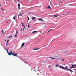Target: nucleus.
Listing matches in <instances>:
<instances>
[{
    "label": "nucleus",
    "instance_id": "f257e3e1",
    "mask_svg": "<svg viewBox=\"0 0 76 76\" xmlns=\"http://www.w3.org/2000/svg\"><path fill=\"white\" fill-rule=\"evenodd\" d=\"M58 67H59L60 68H61V69H63V70H66V71H69H69L72 72H73V71H72V70H71L70 69H68V66H67L64 68V67H63V66H58Z\"/></svg>",
    "mask_w": 76,
    "mask_h": 76
},
{
    "label": "nucleus",
    "instance_id": "f03ea898",
    "mask_svg": "<svg viewBox=\"0 0 76 76\" xmlns=\"http://www.w3.org/2000/svg\"><path fill=\"white\" fill-rule=\"evenodd\" d=\"M8 54L9 56H11V55H12L14 56H15L16 57H17L18 55L17 54H15L13 53V52L12 51V50H10V53H8Z\"/></svg>",
    "mask_w": 76,
    "mask_h": 76
},
{
    "label": "nucleus",
    "instance_id": "7ed1b4c3",
    "mask_svg": "<svg viewBox=\"0 0 76 76\" xmlns=\"http://www.w3.org/2000/svg\"><path fill=\"white\" fill-rule=\"evenodd\" d=\"M38 20H39V21H43V22H44V23H45V21H44V20L42 19V18L39 19Z\"/></svg>",
    "mask_w": 76,
    "mask_h": 76
},
{
    "label": "nucleus",
    "instance_id": "20e7f679",
    "mask_svg": "<svg viewBox=\"0 0 76 76\" xmlns=\"http://www.w3.org/2000/svg\"><path fill=\"white\" fill-rule=\"evenodd\" d=\"M46 9H51V7L50 5H49L46 7Z\"/></svg>",
    "mask_w": 76,
    "mask_h": 76
},
{
    "label": "nucleus",
    "instance_id": "39448f33",
    "mask_svg": "<svg viewBox=\"0 0 76 76\" xmlns=\"http://www.w3.org/2000/svg\"><path fill=\"white\" fill-rule=\"evenodd\" d=\"M35 19H36V17H33L32 18V20H33V21H34Z\"/></svg>",
    "mask_w": 76,
    "mask_h": 76
},
{
    "label": "nucleus",
    "instance_id": "423d86ee",
    "mask_svg": "<svg viewBox=\"0 0 76 76\" xmlns=\"http://www.w3.org/2000/svg\"><path fill=\"white\" fill-rule=\"evenodd\" d=\"M22 26L24 27V28L23 29V31H24V30H25V25H24V24H22Z\"/></svg>",
    "mask_w": 76,
    "mask_h": 76
},
{
    "label": "nucleus",
    "instance_id": "0eeeda50",
    "mask_svg": "<svg viewBox=\"0 0 76 76\" xmlns=\"http://www.w3.org/2000/svg\"><path fill=\"white\" fill-rule=\"evenodd\" d=\"M24 45H25V43H22L21 45V47H23V46H24Z\"/></svg>",
    "mask_w": 76,
    "mask_h": 76
},
{
    "label": "nucleus",
    "instance_id": "6e6552de",
    "mask_svg": "<svg viewBox=\"0 0 76 76\" xmlns=\"http://www.w3.org/2000/svg\"><path fill=\"white\" fill-rule=\"evenodd\" d=\"M2 33L3 34V35H4V31H3V30H2L1 31Z\"/></svg>",
    "mask_w": 76,
    "mask_h": 76
},
{
    "label": "nucleus",
    "instance_id": "1a4fd4ad",
    "mask_svg": "<svg viewBox=\"0 0 76 76\" xmlns=\"http://www.w3.org/2000/svg\"><path fill=\"white\" fill-rule=\"evenodd\" d=\"M19 16H22V14H21V13H20V14L18 15V17H19Z\"/></svg>",
    "mask_w": 76,
    "mask_h": 76
},
{
    "label": "nucleus",
    "instance_id": "9d476101",
    "mask_svg": "<svg viewBox=\"0 0 76 76\" xmlns=\"http://www.w3.org/2000/svg\"><path fill=\"white\" fill-rule=\"evenodd\" d=\"M37 32V31H34L32 32V34H33L34 33H35V32Z\"/></svg>",
    "mask_w": 76,
    "mask_h": 76
},
{
    "label": "nucleus",
    "instance_id": "9b49d317",
    "mask_svg": "<svg viewBox=\"0 0 76 76\" xmlns=\"http://www.w3.org/2000/svg\"><path fill=\"white\" fill-rule=\"evenodd\" d=\"M28 28H30V26H29V23L28 24Z\"/></svg>",
    "mask_w": 76,
    "mask_h": 76
},
{
    "label": "nucleus",
    "instance_id": "f8f14e48",
    "mask_svg": "<svg viewBox=\"0 0 76 76\" xmlns=\"http://www.w3.org/2000/svg\"><path fill=\"white\" fill-rule=\"evenodd\" d=\"M6 51H7V53H8V54L9 55V54H10V53H9V52H8V50H7V49H6Z\"/></svg>",
    "mask_w": 76,
    "mask_h": 76
},
{
    "label": "nucleus",
    "instance_id": "ddd939ff",
    "mask_svg": "<svg viewBox=\"0 0 76 76\" xmlns=\"http://www.w3.org/2000/svg\"><path fill=\"white\" fill-rule=\"evenodd\" d=\"M74 68H76V65H73Z\"/></svg>",
    "mask_w": 76,
    "mask_h": 76
},
{
    "label": "nucleus",
    "instance_id": "4468645a",
    "mask_svg": "<svg viewBox=\"0 0 76 76\" xmlns=\"http://www.w3.org/2000/svg\"><path fill=\"white\" fill-rule=\"evenodd\" d=\"M38 50V48H37V49H33V50Z\"/></svg>",
    "mask_w": 76,
    "mask_h": 76
},
{
    "label": "nucleus",
    "instance_id": "2eb2a0df",
    "mask_svg": "<svg viewBox=\"0 0 76 76\" xmlns=\"http://www.w3.org/2000/svg\"><path fill=\"white\" fill-rule=\"evenodd\" d=\"M71 65L72 66V67H71V69H73V68H74V66H73V64H71Z\"/></svg>",
    "mask_w": 76,
    "mask_h": 76
},
{
    "label": "nucleus",
    "instance_id": "dca6fc26",
    "mask_svg": "<svg viewBox=\"0 0 76 76\" xmlns=\"http://www.w3.org/2000/svg\"><path fill=\"white\" fill-rule=\"evenodd\" d=\"M14 37H15V38H16V37H17V35H16V34L15 35Z\"/></svg>",
    "mask_w": 76,
    "mask_h": 76
},
{
    "label": "nucleus",
    "instance_id": "f3484780",
    "mask_svg": "<svg viewBox=\"0 0 76 76\" xmlns=\"http://www.w3.org/2000/svg\"><path fill=\"white\" fill-rule=\"evenodd\" d=\"M12 37H13V36H10L8 38H12Z\"/></svg>",
    "mask_w": 76,
    "mask_h": 76
},
{
    "label": "nucleus",
    "instance_id": "a211bd4d",
    "mask_svg": "<svg viewBox=\"0 0 76 76\" xmlns=\"http://www.w3.org/2000/svg\"><path fill=\"white\" fill-rule=\"evenodd\" d=\"M58 66V64H57L56 65L55 67H57V66Z\"/></svg>",
    "mask_w": 76,
    "mask_h": 76
},
{
    "label": "nucleus",
    "instance_id": "6ab92c4d",
    "mask_svg": "<svg viewBox=\"0 0 76 76\" xmlns=\"http://www.w3.org/2000/svg\"><path fill=\"white\" fill-rule=\"evenodd\" d=\"M56 58H51V60H54V59H56Z\"/></svg>",
    "mask_w": 76,
    "mask_h": 76
},
{
    "label": "nucleus",
    "instance_id": "aec40b11",
    "mask_svg": "<svg viewBox=\"0 0 76 76\" xmlns=\"http://www.w3.org/2000/svg\"><path fill=\"white\" fill-rule=\"evenodd\" d=\"M18 7H20V4H18Z\"/></svg>",
    "mask_w": 76,
    "mask_h": 76
},
{
    "label": "nucleus",
    "instance_id": "412c9836",
    "mask_svg": "<svg viewBox=\"0 0 76 76\" xmlns=\"http://www.w3.org/2000/svg\"><path fill=\"white\" fill-rule=\"evenodd\" d=\"M13 19L15 20H16V19H15V16L13 17Z\"/></svg>",
    "mask_w": 76,
    "mask_h": 76
},
{
    "label": "nucleus",
    "instance_id": "4be33fe9",
    "mask_svg": "<svg viewBox=\"0 0 76 76\" xmlns=\"http://www.w3.org/2000/svg\"><path fill=\"white\" fill-rule=\"evenodd\" d=\"M62 1L61 0V1H60V3H62Z\"/></svg>",
    "mask_w": 76,
    "mask_h": 76
},
{
    "label": "nucleus",
    "instance_id": "5701e85b",
    "mask_svg": "<svg viewBox=\"0 0 76 76\" xmlns=\"http://www.w3.org/2000/svg\"><path fill=\"white\" fill-rule=\"evenodd\" d=\"M27 18H28V20H29V16H27Z\"/></svg>",
    "mask_w": 76,
    "mask_h": 76
},
{
    "label": "nucleus",
    "instance_id": "b1692460",
    "mask_svg": "<svg viewBox=\"0 0 76 76\" xmlns=\"http://www.w3.org/2000/svg\"><path fill=\"white\" fill-rule=\"evenodd\" d=\"M18 7V9H19V10L20 9V7Z\"/></svg>",
    "mask_w": 76,
    "mask_h": 76
},
{
    "label": "nucleus",
    "instance_id": "393cba45",
    "mask_svg": "<svg viewBox=\"0 0 76 76\" xmlns=\"http://www.w3.org/2000/svg\"><path fill=\"white\" fill-rule=\"evenodd\" d=\"M54 16L55 17H57V16H58L54 15Z\"/></svg>",
    "mask_w": 76,
    "mask_h": 76
},
{
    "label": "nucleus",
    "instance_id": "a878e982",
    "mask_svg": "<svg viewBox=\"0 0 76 76\" xmlns=\"http://www.w3.org/2000/svg\"><path fill=\"white\" fill-rule=\"evenodd\" d=\"M62 61H64V59H62Z\"/></svg>",
    "mask_w": 76,
    "mask_h": 76
},
{
    "label": "nucleus",
    "instance_id": "bb28decb",
    "mask_svg": "<svg viewBox=\"0 0 76 76\" xmlns=\"http://www.w3.org/2000/svg\"><path fill=\"white\" fill-rule=\"evenodd\" d=\"M21 25H23V23H22V22H21Z\"/></svg>",
    "mask_w": 76,
    "mask_h": 76
},
{
    "label": "nucleus",
    "instance_id": "cd10ccee",
    "mask_svg": "<svg viewBox=\"0 0 76 76\" xmlns=\"http://www.w3.org/2000/svg\"><path fill=\"white\" fill-rule=\"evenodd\" d=\"M8 43V42H7V43H6V45H7V43Z\"/></svg>",
    "mask_w": 76,
    "mask_h": 76
},
{
    "label": "nucleus",
    "instance_id": "c85d7f7f",
    "mask_svg": "<svg viewBox=\"0 0 76 76\" xmlns=\"http://www.w3.org/2000/svg\"><path fill=\"white\" fill-rule=\"evenodd\" d=\"M8 43V42H7V43H6V45H7V43Z\"/></svg>",
    "mask_w": 76,
    "mask_h": 76
},
{
    "label": "nucleus",
    "instance_id": "c756f323",
    "mask_svg": "<svg viewBox=\"0 0 76 76\" xmlns=\"http://www.w3.org/2000/svg\"><path fill=\"white\" fill-rule=\"evenodd\" d=\"M20 31H22V28H21V30H20Z\"/></svg>",
    "mask_w": 76,
    "mask_h": 76
},
{
    "label": "nucleus",
    "instance_id": "7c9ffc66",
    "mask_svg": "<svg viewBox=\"0 0 76 76\" xmlns=\"http://www.w3.org/2000/svg\"><path fill=\"white\" fill-rule=\"evenodd\" d=\"M67 13H71V12H67Z\"/></svg>",
    "mask_w": 76,
    "mask_h": 76
},
{
    "label": "nucleus",
    "instance_id": "2f4dec72",
    "mask_svg": "<svg viewBox=\"0 0 76 76\" xmlns=\"http://www.w3.org/2000/svg\"><path fill=\"white\" fill-rule=\"evenodd\" d=\"M51 30H52L51 29L49 31V32H50V31H51Z\"/></svg>",
    "mask_w": 76,
    "mask_h": 76
},
{
    "label": "nucleus",
    "instance_id": "473e14b6",
    "mask_svg": "<svg viewBox=\"0 0 76 76\" xmlns=\"http://www.w3.org/2000/svg\"><path fill=\"white\" fill-rule=\"evenodd\" d=\"M24 63H26V64H27V63L26 62H24Z\"/></svg>",
    "mask_w": 76,
    "mask_h": 76
},
{
    "label": "nucleus",
    "instance_id": "72a5a7b5",
    "mask_svg": "<svg viewBox=\"0 0 76 76\" xmlns=\"http://www.w3.org/2000/svg\"><path fill=\"white\" fill-rule=\"evenodd\" d=\"M2 10L3 11H4V9H2Z\"/></svg>",
    "mask_w": 76,
    "mask_h": 76
},
{
    "label": "nucleus",
    "instance_id": "f704fd0d",
    "mask_svg": "<svg viewBox=\"0 0 76 76\" xmlns=\"http://www.w3.org/2000/svg\"><path fill=\"white\" fill-rule=\"evenodd\" d=\"M16 34H18V32L17 31H16Z\"/></svg>",
    "mask_w": 76,
    "mask_h": 76
},
{
    "label": "nucleus",
    "instance_id": "c9c22d12",
    "mask_svg": "<svg viewBox=\"0 0 76 76\" xmlns=\"http://www.w3.org/2000/svg\"><path fill=\"white\" fill-rule=\"evenodd\" d=\"M50 66H48V67L49 68H50Z\"/></svg>",
    "mask_w": 76,
    "mask_h": 76
},
{
    "label": "nucleus",
    "instance_id": "e433bc0d",
    "mask_svg": "<svg viewBox=\"0 0 76 76\" xmlns=\"http://www.w3.org/2000/svg\"><path fill=\"white\" fill-rule=\"evenodd\" d=\"M7 42H9V40H7Z\"/></svg>",
    "mask_w": 76,
    "mask_h": 76
},
{
    "label": "nucleus",
    "instance_id": "4c0bfd02",
    "mask_svg": "<svg viewBox=\"0 0 76 76\" xmlns=\"http://www.w3.org/2000/svg\"><path fill=\"white\" fill-rule=\"evenodd\" d=\"M65 15V14H63L62 15H61V16H63V15Z\"/></svg>",
    "mask_w": 76,
    "mask_h": 76
},
{
    "label": "nucleus",
    "instance_id": "58836bf2",
    "mask_svg": "<svg viewBox=\"0 0 76 76\" xmlns=\"http://www.w3.org/2000/svg\"><path fill=\"white\" fill-rule=\"evenodd\" d=\"M1 9H2V10L3 9L1 7Z\"/></svg>",
    "mask_w": 76,
    "mask_h": 76
},
{
    "label": "nucleus",
    "instance_id": "ea45409f",
    "mask_svg": "<svg viewBox=\"0 0 76 76\" xmlns=\"http://www.w3.org/2000/svg\"><path fill=\"white\" fill-rule=\"evenodd\" d=\"M53 58V57H50V58Z\"/></svg>",
    "mask_w": 76,
    "mask_h": 76
},
{
    "label": "nucleus",
    "instance_id": "a19ab883",
    "mask_svg": "<svg viewBox=\"0 0 76 76\" xmlns=\"http://www.w3.org/2000/svg\"><path fill=\"white\" fill-rule=\"evenodd\" d=\"M49 31H48L47 32V33H48L49 32Z\"/></svg>",
    "mask_w": 76,
    "mask_h": 76
},
{
    "label": "nucleus",
    "instance_id": "79ce46f5",
    "mask_svg": "<svg viewBox=\"0 0 76 76\" xmlns=\"http://www.w3.org/2000/svg\"><path fill=\"white\" fill-rule=\"evenodd\" d=\"M19 1V0H18V1Z\"/></svg>",
    "mask_w": 76,
    "mask_h": 76
},
{
    "label": "nucleus",
    "instance_id": "37998d69",
    "mask_svg": "<svg viewBox=\"0 0 76 76\" xmlns=\"http://www.w3.org/2000/svg\"><path fill=\"white\" fill-rule=\"evenodd\" d=\"M1 6V4H0V7Z\"/></svg>",
    "mask_w": 76,
    "mask_h": 76
},
{
    "label": "nucleus",
    "instance_id": "c03bdc74",
    "mask_svg": "<svg viewBox=\"0 0 76 76\" xmlns=\"http://www.w3.org/2000/svg\"><path fill=\"white\" fill-rule=\"evenodd\" d=\"M6 41V39H5V41Z\"/></svg>",
    "mask_w": 76,
    "mask_h": 76
},
{
    "label": "nucleus",
    "instance_id": "a18cd8bd",
    "mask_svg": "<svg viewBox=\"0 0 76 76\" xmlns=\"http://www.w3.org/2000/svg\"><path fill=\"white\" fill-rule=\"evenodd\" d=\"M50 66L51 67V65H50Z\"/></svg>",
    "mask_w": 76,
    "mask_h": 76
},
{
    "label": "nucleus",
    "instance_id": "49530a36",
    "mask_svg": "<svg viewBox=\"0 0 76 76\" xmlns=\"http://www.w3.org/2000/svg\"><path fill=\"white\" fill-rule=\"evenodd\" d=\"M8 22H7V23H8Z\"/></svg>",
    "mask_w": 76,
    "mask_h": 76
},
{
    "label": "nucleus",
    "instance_id": "de8ad7c7",
    "mask_svg": "<svg viewBox=\"0 0 76 76\" xmlns=\"http://www.w3.org/2000/svg\"><path fill=\"white\" fill-rule=\"evenodd\" d=\"M7 0V1H9V0Z\"/></svg>",
    "mask_w": 76,
    "mask_h": 76
},
{
    "label": "nucleus",
    "instance_id": "09e8293b",
    "mask_svg": "<svg viewBox=\"0 0 76 76\" xmlns=\"http://www.w3.org/2000/svg\"><path fill=\"white\" fill-rule=\"evenodd\" d=\"M40 7H41V6H40Z\"/></svg>",
    "mask_w": 76,
    "mask_h": 76
},
{
    "label": "nucleus",
    "instance_id": "8fccbe9b",
    "mask_svg": "<svg viewBox=\"0 0 76 76\" xmlns=\"http://www.w3.org/2000/svg\"><path fill=\"white\" fill-rule=\"evenodd\" d=\"M35 68V67L34 68Z\"/></svg>",
    "mask_w": 76,
    "mask_h": 76
},
{
    "label": "nucleus",
    "instance_id": "3c124183",
    "mask_svg": "<svg viewBox=\"0 0 76 76\" xmlns=\"http://www.w3.org/2000/svg\"><path fill=\"white\" fill-rule=\"evenodd\" d=\"M19 58H20L19 57Z\"/></svg>",
    "mask_w": 76,
    "mask_h": 76
},
{
    "label": "nucleus",
    "instance_id": "603ef678",
    "mask_svg": "<svg viewBox=\"0 0 76 76\" xmlns=\"http://www.w3.org/2000/svg\"><path fill=\"white\" fill-rule=\"evenodd\" d=\"M40 73H41V72H40Z\"/></svg>",
    "mask_w": 76,
    "mask_h": 76
}]
</instances>
